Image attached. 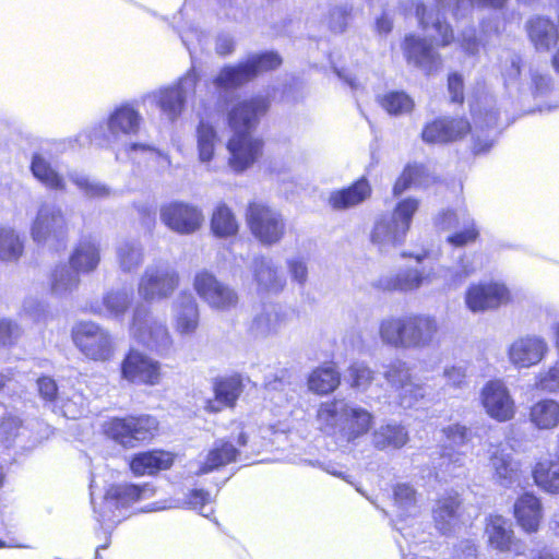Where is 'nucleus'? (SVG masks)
Masks as SVG:
<instances>
[{
    "label": "nucleus",
    "mask_w": 559,
    "mask_h": 559,
    "mask_svg": "<svg viewBox=\"0 0 559 559\" xmlns=\"http://www.w3.org/2000/svg\"><path fill=\"white\" fill-rule=\"evenodd\" d=\"M378 332L389 347L421 350L439 344L440 323L433 314L409 312L382 319Z\"/></svg>",
    "instance_id": "nucleus-1"
},
{
    "label": "nucleus",
    "mask_w": 559,
    "mask_h": 559,
    "mask_svg": "<svg viewBox=\"0 0 559 559\" xmlns=\"http://www.w3.org/2000/svg\"><path fill=\"white\" fill-rule=\"evenodd\" d=\"M316 419L322 432L347 444L366 437L374 426V416L367 408L336 397L319 404Z\"/></svg>",
    "instance_id": "nucleus-2"
},
{
    "label": "nucleus",
    "mask_w": 559,
    "mask_h": 559,
    "mask_svg": "<svg viewBox=\"0 0 559 559\" xmlns=\"http://www.w3.org/2000/svg\"><path fill=\"white\" fill-rule=\"evenodd\" d=\"M102 436L124 450L153 442L160 435V423L151 414H128L107 418L100 427Z\"/></svg>",
    "instance_id": "nucleus-3"
},
{
    "label": "nucleus",
    "mask_w": 559,
    "mask_h": 559,
    "mask_svg": "<svg viewBox=\"0 0 559 559\" xmlns=\"http://www.w3.org/2000/svg\"><path fill=\"white\" fill-rule=\"evenodd\" d=\"M419 200L408 197L400 200L391 213L378 215L369 233V240L380 250L397 248L405 243Z\"/></svg>",
    "instance_id": "nucleus-4"
},
{
    "label": "nucleus",
    "mask_w": 559,
    "mask_h": 559,
    "mask_svg": "<svg viewBox=\"0 0 559 559\" xmlns=\"http://www.w3.org/2000/svg\"><path fill=\"white\" fill-rule=\"evenodd\" d=\"M283 59L278 52L269 50L252 53L245 60L224 66L214 78L213 83L224 91L237 90L258 76L278 69Z\"/></svg>",
    "instance_id": "nucleus-5"
},
{
    "label": "nucleus",
    "mask_w": 559,
    "mask_h": 559,
    "mask_svg": "<svg viewBox=\"0 0 559 559\" xmlns=\"http://www.w3.org/2000/svg\"><path fill=\"white\" fill-rule=\"evenodd\" d=\"M71 340L85 359L110 361L116 353L115 337L109 330L92 320H80L71 329Z\"/></svg>",
    "instance_id": "nucleus-6"
},
{
    "label": "nucleus",
    "mask_w": 559,
    "mask_h": 559,
    "mask_svg": "<svg viewBox=\"0 0 559 559\" xmlns=\"http://www.w3.org/2000/svg\"><path fill=\"white\" fill-rule=\"evenodd\" d=\"M245 221L250 234L261 243H278L286 234V221L274 205L261 199L248 202Z\"/></svg>",
    "instance_id": "nucleus-7"
},
{
    "label": "nucleus",
    "mask_w": 559,
    "mask_h": 559,
    "mask_svg": "<svg viewBox=\"0 0 559 559\" xmlns=\"http://www.w3.org/2000/svg\"><path fill=\"white\" fill-rule=\"evenodd\" d=\"M162 374L160 362L135 347L128 348L119 364L120 379L128 384L155 386Z\"/></svg>",
    "instance_id": "nucleus-8"
},
{
    "label": "nucleus",
    "mask_w": 559,
    "mask_h": 559,
    "mask_svg": "<svg viewBox=\"0 0 559 559\" xmlns=\"http://www.w3.org/2000/svg\"><path fill=\"white\" fill-rule=\"evenodd\" d=\"M479 403L487 416L497 423H508L515 418V401L501 379H491L483 385Z\"/></svg>",
    "instance_id": "nucleus-9"
},
{
    "label": "nucleus",
    "mask_w": 559,
    "mask_h": 559,
    "mask_svg": "<svg viewBox=\"0 0 559 559\" xmlns=\"http://www.w3.org/2000/svg\"><path fill=\"white\" fill-rule=\"evenodd\" d=\"M472 129L471 121L464 116H439L424 124L420 138L429 145H447L463 141Z\"/></svg>",
    "instance_id": "nucleus-10"
},
{
    "label": "nucleus",
    "mask_w": 559,
    "mask_h": 559,
    "mask_svg": "<svg viewBox=\"0 0 559 559\" xmlns=\"http://www.w3.org/2000/svg\"><path fill=\"white\" fill-rule=\"evenodd\" d=\"M160 222L178 235H192L201 229L204 223L202 210L189 202L170 201L159 209Z\"/></svg>",
    "instance_id": "nucleus-11"
},
{
    "label": "nucleus",
    "mask_w": 559,
    "mask_h": 559,
    "mask_svg": "<svg viewBox=\"0 0 559 559\" xmlns=\"http://www.w3.org/2000/svg\"><path fill=\"white\" fill-rule=\"evenodd\" d=\"M193 288L198 296L215 310L228 311L236 308L239 301L236 290L207 270L195 274Z\"/></svg>",
    "instance_id": "nucleus-12"
},
{
    "label": "nucleus",
    "mask_w": 559,
    "mask_h": 559,
    "mask_svg": "<svg viewBox=\"0 0 559 559\" xmlns=\"http://www.w3.org/2000/svg\"><path fill=\"white\" fill-rule=\"evenodd\" d=\"M245 378L239 372L215 377L211 386L213 395L204 401L203 409L207 414L235 409L245 392Z\"/></svg>",
    "instance_id": "nucleus-13"
},
{
    "label": "nucleus",
    "mask_w": 559,
    "mask_h": 559,
    "mask_svg": "<svg viewBox=\"0 0 559 559\" xmlns=\"http://www.w3.org/2000/svg\"><path fill=\"white\" fill-rule=\"evenodd\" d=\"M271 108L267 95L255 94L237 102L227 112V124L231 131L251 132Z\"/></svg>",
    "instance_id": "nucleus-14"
},
{
    "label": "nucleus",
    "mask_w": 559,
    "mask_h": 559,
    "mask_svg": "<svg viewBox=\"0 0 559 559\" xmlns=\"http://www.w3.org/2000/svg\"><path fill=\"white\" fill-rule=\"evenodd\" d=\"M228 165L236 173H242L257 163L264 152V140L251 132L233 131L226 143Z\"/></svg>",
    "instance_id": "nucleus-15"
},
{
    "label": "nucleus",
    "mask_w": 559,
    "mask_h": 559,
    "mask_svg": "<svg viewBox=\"0 0 559 559\" xmlns=\"http://www.w3.org/2000/svg\"><path fill=\"white\" fill-rule=\"evenodd\" d=\"M465 305L472 312H486L511 302L509 288L500 282H478L465 292Z\"/></svg>",
    "instance_id": "nucleus-16"
},
{
    "label": "nucleus",
    "mask_w": 559,
    "mask_h": 559,
    "mask_svg": "<svg viewBox=\"0 0 559 559\" xmlns=\"http://www.w3.org/2000/svg\"><path fill=\"white\" fill-rule=\"evenodd\" d=\"M69 231L68 221L62 210L49 204H41L31 226V236L36 243L53 239L64 241Z\"/></svg>",
    "instance_id": "nucleus-17"
},
{
    "label": "nucleus",
    "mask_w": 559,
    "mask_h": 559,
    "mask_svg": "<svg viewBox=\"0 0 559 559\" xmlns=\"http://www.w3.org/2000/svg\"><path fill=\"white\" fill-rule=\"evenodd\" d=\"M148 310L135 309L131 322L133 338L146 347L158 349L159 346H170L173 337L165 322L153 320L146 322Z\"/></svg>",
    "instance_id": "nucleus-18"
},
{
    "label": "nucleus",
    "mask_w": 559,
    "mask_h": 559,
    "mask_svg": "<svg viewBox=\"0 0 559 559\" xmlns=\"http://www.w3.org/2000/svg\"><path fill=\"white\" fill-rule=\"evenodd\" d=\"M512 515L522 532L527 535L536 534L544 522L542 499L531 491L520 493L514 500Z\"/></svg>",
    "instance_id": "nucleus-19"
},
{
    "label": "nucleus",
    "mask_w": 559,
    "mask_h": 559,
    "mask_svg": "<svg viewBox=\"0 0 559 559\" xmlns=\"http://www.w3.org/2000/svg\"><path fill=\"white\" fill-rule=\"evenodd\" d=\"M179 286V275L176 271L153 269L145 271L139 284V293L146 301L164 299L174 294Z\"/></svg>",
    "instance_id": "nucleus-20"
},
{
    "label": "nucleus",
    "mask_w": 559,
    "mask_h": 559,
    "mask_svg": "<svg viewBox=\"0 0 559 559\" xmlns=\"http://www.w3.org/2000/svg\"><path fill=\"white\" fill-rule=\"evenodd\" d=\"M177 455L164 449H151L132 454L128 467L135 477L156 476L175 464Z\"/></svg>",
    "instance_id": "nucleus-21"
},
{
    "label": "nucleus",
    "mask_w": 559,
    "mask_h": 559,
    "mask_svg": "<svg viewBox=\"0 0 559 559\" xmlns=\"http://www.w3.org/2000/svg\"><path fill=\"white\" fill-rule=\"evenodd\" d=\"M402 51L407 63L419 68L426 75L432 74L440 68V56L425 38L414 34L406 35L402 43Z\"/></svg>",
    "instance_id": "nucleus-22"
},
{
    "label": "nucleus",
    "mask_w": 559,
    "mask_h": 559,
    "mask_svg": "<svg viewBox=\"0 0 559 559\" xmlns=\"http://www.w3.org/2000/svg\"><path fill=\"white\" fill-rule=\"evenodd\" d=\"M463 509V499L454 490L445 492L436 500L432 510L435 527L441 535H451L460 523Z\"/></svg>",
    "instance_id": "nucleus-23"
},
{
    "label": "nucleus",
    "mask_w": 559,
    "mask_h": 559,
    "mask_svg": "<svg viewBox=\"0 0 559 559\" xmlns=\"http://www.w3.org/2000/svg\"><path fill=\"white\" fill-rule=\"evenodd\" d=\"M100 261V243L92 235L80 237L68 259L70 269L76 275L93 273Z\"/></svg>",
    "instance_id": "nucleus-24"
},
{
    "label": "nucleus",
    "mask_w": 559,
    "mask_h": 559,
    "mask_svg": "<svg viewBox=\"0 0 559 559\" xmlns=\"http://www.w3.org/2000/svg\"><path fill=\"white\" fill-rule=\"evenodd\" d=\"M525 31L536 51L547 52L559 43V24L549 16H531L525 23Z\"/></svg>",
    "instance_id": "nucleus-25"
},
{
    "label": "nucleus",
    "mask_w": 559,
    "mask_h": 559,
    "mask_svg": "<svg viewBox=\"0 0 559 559\" xmlns=\"http://www.w3.org/2000/svg\"><path fill=\"white\" fill-rule=\"evenodd\" d=\"M546 342L536 336L515 340L508 352L510 361L518 368H528L543 360L547 353Z\"/></svg>",
    "instance_id": "nucleus-26"
},
{
    "label": "nucleus",
    "mask_w": 559,
    "mask_h": 559,
    "mask_svg": "<svg viewBox=\"0 0 559 559\" xmlns=\"http://www.w3.org/2000/svg\"><path fill=\"white\" fill-rule=\"evenodd\" d=\"M385 380L392 388L400 391L401 402L407 399L417 401L424 397L423 386L412 381L411 369L406 362L394 360L386 366L384 371ZM412 402L408 401V404Z\"/></svg>",
    "instance_id": "nucleus-27"
},
{
    "label": "nucleus",
    "mask_w": 559,
    "mask_h": 559,
    "mask_svg": "<svg viewBox=\"0 0 559 559\" xmlns=\"http://www.w3.org/2000/svg\"><path fill=\"white\" fill-rule=\"evenodd\" d=\"M372 194V187L369 180L361 176L350 185L334 190L330 193L328 203L335 211H343L350 207H355Z\"/></svg>",
    "instance_id": "nucleus-28"
},
{
    "label": "nucleus",
    "mask_w": 559,
    "mask_h": 559,
    "mask_svg": "<svg viewBox=\"0 0 559 559\" xmlns=\"http://www.w3.org/2000/svg\"><path fill=\"white\" fill-rule=\"evenodd\" d=\"M488 545L501 552L511 551L518 544L514 531L501 514H489L484 526Z\"/></svg>",
    "instance_id": "nucleus-29"
},
{
    "label": "nucleus",
    "mask_w": 559,
    "mask_h": 559,
    "mask_svg": "<svg viewBox=\"0 0 559 559\" xmlns=\"http://www.w3.org/2000/svg\"><path fill=\"white\" fill-rule=\"evenodd\" d=\"M148 484L115 483L104 492V501L116 509H127L144 498Z\"/></svg>",
    "instance_id": "nucleus-30"
},
{
    "label": "nucleus",
    "mask_w": 559,
    "mask_h": 559,
    "mask_svg": "<svg viewBox=\"0 0 559 559\" xmlns=\"http://www.w3.org/2000/svg\"><path fill=\"white\" fill-rule=\"evenodd\" d=\"M252 274L257 290L261 295L278 294L286 285L285 277L264 257L254 260Z\"/></svg>",
    "instance_id": "nucleus-31"
},
{
    "label": "nucleus",
    "mask_w": 559,
    "mask_h": 559,
    "mask_svg": "<svg viewBox=\"0 0 559 559\" xmlns=\"http://www.w3.org/2000/svg\"><path fill=\"white\" fill-rule=\"evenodd\" d=\"M200 325V311L195 299L190 294H181L174 320L175 331L181 335L194 334Z\"/></svg>",
    "instance_id": "nucleus-32"
},
{
    "label": "nucleus",
    "mask_w": 559,
    "mask_h": 559,
    "mask_svg": "<svg viewBox=\"0 0 559 559\" xmlns=\"http://www.w3.org/2000/svg\"><path fill=\"white\" fill-rule=\"evenodd\" d=\"M499 116L491 109L484 111V123L476 122L475 132H471V153L474 156L488 154L496 144V136L490 134V130L498 124Z\"/></svg>",
    "instance_id": "nucleus-33"
},
{
    "label": "nucleus",
    "mask_w": 559,
    "mask_h": 559,
    "mask_svg": "<svg viewBox=\"0 0 559 559\" xmlns=\"http://www.w3.org/2000/svg\"><path fill=\"white\" fill-rule=\"evenodd\" d=\"M308 389L317 395L333 393L341 384V373L335 364H323L311 370L307 379Z\"/></svg>",
    "instance_id": "nucleus-34"
},
{
    "label": "nucleus",
    "mask_w": 559,
    "mask_h": 559,
    "mask_svg": "<svg viewBox=\"0 0 559 559\" xmlns=\"http://www.w3.org/2000/svg\"><path fill=\"white\" fill-rule=\"evenodd\" d=\"M424 274L416 269H406L394 275L381 277L377 281L376 287L383 293L412 292L421 286Z\"/></svg>",
    "instance_id": "nucleus-35"
},
{
    "label": "nucleus",
    "mask_w": 559,
    "mask_h": 559,
    "mask_svg": "<svg viewBox=\"0 0 559 559\" xmlns=\"http://www.w3.org/2000/svg\"><path fill=\"white\" fill-rule=\"evenodd\" d=\"M528 420L537 430H552L559 426V402L542 399L528 408Z\"/></svg>",
    "instance_id": "nucleus-36"
},
{
    "label": "nucleus",
    "mask_w": 559,
    "mask_h": 559,
    "mask_svg": "<svg viewBox=\"0 0 559 559\" xmlns=\"http://www.w3.org/2000/svg\"><path fill=\"white\" fill-rule=\"evenodd\" d=\"M239 227V222L233 209L224 202L217 203L210 217L211 233L217 238L226 239L235 237Z\"/></svg>",
    "instance_id": "nucleus-37"
},
{
    "label": "nucleus",
    "mask_w": 559,
    "mask_h": 559,
    "mask_svg": "<svg viewBox=\"0 0 559 559\" xmlns=\"http://www.w3.org/2000/svg\"><path fill=\"white\" fill-rule=\"evenodd\" d=\"M141 116L129 104H122L109 115L107 124L111 134H134L140 129Z\"/></svg>",
    "instance_id": "nucleus-38"
},
{
    "label": "nucleus",
    "mask_w": 559,
    "mask_h": 559,
    "mask_svg": "<svg viewBox=\"0 0 559 559\" xmlns=\"http://www.w3.org/2000/svg\"><path fill=\"white\" fill-rule=\"evenodd\" d=\"M415 15L423 31H427L432 26L438 33L440 36L439 46L445 47L454 41V33L451 25L445 21H441L439 14L435 13L432 9H428L424 2L416 3Z\"/></svg>",
    "instance_id": "nucleus-39"
},
{
    "label": "nucleus",
    "mask_w": 559,
    "mask_h": 559,
    "mask_svg": "<svg viewBox=\"0 0 559 559\" xmlns=\"http://www.w3.org/2000/svg\"><path fill=\"white\" fill-rule=\"evenodd\" d=\"M534 483L543 491L559 493V463L552 459L536 462L532 469Z\"/></svg>",
    "instance_id": "nucleus-40"
},
{
    "label": "nucleus",
    "mask_w": 559,
    "mask_h": 559,
    "mask_svg": "<svg viewBox=\"0 0 559 559\" xmlns=\"http://www.w3.org/2000/svg\"><path fill=\"white\" fill-rule=\"evenodd\" d=\"M495 478L503 486H509L518 479L520 463L510 453L497 449L490 456Z\"/></svg>",
    "instance_id": "nucleus-41"
},
{
    "label": "nucleus",
    "mask_w": 559,
    "mask_h": 559,
    "mask_svg": "<svg viewBox=\"0 0 559 559\" xmlns=\"http://www.w3.org/2000/svg\"><path fill=\"white\" fill-rule=\"evenodd\" d=\"M238 455L239 451L231 442L218 440L207 452L201 469L204 473L212 472L236 462Z\"/></svg>",
    "instance_id": "nucleus-42"
},
{
    "label": "nucleus",
    "mask_w": 559,
    "mask_h": 559,
    "mask_svg": "<svg viewBox=\"0 0 559 559\" xmlns=\"http://www.w3.org/2000/svg\"><path fill=\"white\" fill-rule=\"evenodd\" d=\"M408 433L405 428L396 424L381 426L373 433V445L378 450L401 449L408 442Z\"/></svg>",
    "instance_id": "nucleus-43"
},
{
    "label": "nucleus",
    "mask_w": 559,
    "mask_h": 559,
    "mask_svg": "<svg viewBox=\"0 0 559 559\" xmlns=\"http://www.w3.org/2000/svg\"><path fill=\"white\" fill-rule=\"evenodd\" d=\"M378 104L390 116H402L414 110V99L404 91H390L378 97Z\"/></svg>",
    "instance_id": "nucleus-44"
},
{
    "label": "nucleus",
    "mask_w": 559,
    "mask_h": 559,
    "mask_svg": "<svg viewBox=\"0 0 559 559\" xmlns=\"http://www.w3.org/2000/svg\"><path fill=\"white\" fill-rule=\"evenodd\" d=\"M197 147L199 158L210 162L214 157L215 146L219 141L217 132L212 123L201 120L197 126Z\"/></svg>",
    "instance_id": "nucleus-45"
},
{
    "label": "nucleus",
    "mask_w": 559,
    "mask_h": 559,
    "mask_svg": "<svg viewBox=\"0 0 559 559\" xmlns=\"http://www.w3.org/2000/svg\"><path fill=\"white\" fill-rule=\"evenodd\" d=\"M31 170L34 177L47 188L52 190H63L66 188L62 177L51 167L49 162L38 154L33 156Z\"/></svg>",
    "instance_id": "nucleus-46"
},
{
    "label": "nucleus",
    "mask_w": 559,
    "mask_h": 559,
    "mask_svg": "<svg viewBox=\"0 0 559 559\" xmlns=\"http://www.w3.org/2000/svg\"><path fill=\"white\" fill-rule=\"evenodd\" d=\"M23 252L24 242L20 235L13 228L0 226V260L16 261Z\"/></svg>",
    "instance_id": "nucleus-47"
},
{
    "label": "nucleus",
    "mask_w": 559,
    "mask_h": 559,
    "mask_svg": "<svg viewBox=\"0 0 559 559\" xmlns=\"http://www.w3.org/2000/svg\"><path fill=\"white\" fill-rule=\"evenodd\" d=\"M185 94L180 87H167L159 92L157 105L170 119H176L183 110Z\"/></svg>",
    "instance_id": "nucleus-48"
},
{
    "label": "nucleus",
    "mask_w": 559,
    "mask_h": 559,
    "mask_svg": "<svg viewBox=\"0 0 559 559\" xmlns=\"http://www.w3.org/2000/svg\"><path fill=\"white\" fill-rule=\"evenodd\" d=\"M427 175L426 167L423 164H407L400 176L396 178L393 187L392 193L394 197L401 195L407 189H409L413 185L420 181Z\"/></svg>",
    "instance_id": "nucleus-49"
},
{
    "label": "nucleus",
    "mask_w": 559,
    "mask_h": 559,
    "mask_svg": "<svg viewBox=\"0 0 559 559\" xmlns=\"http://www.w3.org/2000/svg\"><path fill=\"white\" fill-rule=\"evenodd\" d=\"M441 432L445 441L444 449L455 450L468 444L472 440L471 429L459 423L443 427Z\"/></svg>",
    "instance_id": "nucleus-50"
},
{
    "label": "nucleus",
    "mask_w": 559,
    "mask_h": 559,
    "mask_svg": "<svg viewBox=\"0 0 559 559\" xmlns=\"http://www.w3.org/2000/svg\"><path fill=\"white\" fill-rule=\"evenodd\" d=\"M480 237L478 225L473 218L466 219L462 229L455 230L447 237V242L454 248H462L475 243Z\"/></svg>",
    "instance_id": "nucleus-51"
},
{
    "label": "nucleus",
    "mask_w": 559,
    "mask_h": 559,
    "mask_svg": "<svg viewBox=\"0 0 559 559\" xmlns=\"http://www.w3.org/2000/svg\"><path fill=\"white\" fill-rule=\"evenodd\" d=\"M374 380V371L366 364L354 362L348 367V382L350 388L367 390Z\"/></svg>",
    "instance_id": "nucleus-52"
},
{
    "label": "nucleus",
    "mask_w": 559,
    "mask_h": 559,
    "mask_svg": "<svg viewBox=\"0 0 559 559\" xmlns=\"http://www.w3.org/2000/svg\"><path fill=\"white\" fill-rule=\"evenodd\" d=\"M119 265L124 272L136 270L143 261V253L140 247L133 243H123L118 249Z\"/></svg>",
    "instance_id": "nucleus-53"
},
{
    "label": "nucleus",
    "mask_w": 559,
    "mask_h": 559,
    "mask_svg": "<svg viewBox=\"0 0 559 559\" xmlns=\"http://www.w3.org/2000/svg\"><path fill=\"white\" fill-rule=\"evenodd\" d=\"M22 335L21 326L10 320L0 319V347L9 348L14 346Z\"/></svg>",
    "instance_id": "nucleus-54"
},
{
    "label": "nucleus",
    "mask_w": 559,
    "mask_h": 559,
    "mask_svg": "<svg viewBox=\"0 0 559 559\" xmlns=\"http://www.w3.org/2000/svg\"><path fill=\"white\" fill-rule=\"evenodd\" d=\"M536 386L543 391L559 392V361L549 367L546 371L539 372L536 377Z\"/></svg>",
    "instance_id": "nucleus-55"
},
{
    "label": "nucleus",
    "mask_w": 559,
    "mask_h": 559,
    "mask_svg": "<svg viewBox=\"0 0 559 559\" xmlns=\"http://www.w3.org/2000/svg\"><path fill=\"white\" fill-rule=\"evenodd\" d=\"M447 88L450 95V103L463 106L465 102V86L464 79L459 72H451L448 74Z\"/></svg>",
    "instance_id": "nucleus-56"
},
{
    "label": "nucleus",
    "mask_w": 559,
    "mask_h": 559,
    "mask_svg": "<svg viewBox=\"0 0 559 559\" xmlns=\"http://www.w3.org/2000/svg\"><path fill=\"white\" fill-rule=\"evenodd\" d=\"M103 305L112 316L120 317L129 309L130 301L126 294L111 292L104 296Z\"/></svg>",
    "instance_id": "nucleus-57"
},
{
    "label": "nucleus",
    "mask_w": 559,
    "mask_h": 559,
    "mask_svg": "<svg viewBox=\"0 0 559 559\" xmlns=\"http://www.w3.org/2000/svg\"><path fill=\"white\" fill-rule=\"evenodd\" d=\"M392 499L399 508H408L416 502V490L409 484H396L393 486Z\"/></svg>",
    "instance_id": "nucleus-58"
},
{
    "label": "nucleus",
    "mask_w": 559,
    "mask_h": 559,
    "mask_svg": "<svg viewBox=\"0 0 559 559\" xmlns=\"http://www.w3.org/2000/svg\"><path fill=\"white\" fill-rule=\"evenodd\" d=\"M284 319L283 313L263 311L253 319V325L259 331L270 332L275 330Z\"/></svg>",
    "instance_id": "nucleus-59"
},
{
    "label": "nucleus",
    "mask_w": 559,
    "mask_h": 559,
    "mask_svg": "<svg viewBox=\"0 0 559 559\" xmlns=\"http://www.w3.org/2000/svg\"><path fill=\"white\" fill-rule=\"evenodd\" d=\"M37 390L43 400L53 403L58 399V385L49 376H40L37 381Z\"/></svg>",
    "instance_id": "nucleus-60"
},
{
    "label": "nucleus",
    "mask_w": 559,
    "mask_h": 559,
    "mask_svg": "<svg viewBox=\"0 0 559 559\" xmlns=\"http://www.w3.org/2000/svg\"><path fill=\"white\" fill-rule=\"evenodd\" d=\"M443 376L451 388H461L466 382V371L461 366H451L444 369Z\"/></svg>",
    "instance_id": "nucleus-61"
},
{
    "label": "nucleus",
    "mask_w": 559,
    "mask_h": 559,
    "mask_svg": "<svg viewBox=\"0 0 559 559\" xmlns=\"http://www.w3.org/2000/svg\"><path fill=\"white\" fill-rule=\"evenodd\" d=\"M211 501L210 492L205 489H192L187 496V503L194 510L202 512Z\"/></svg>",
    "instance_id": "nucleus-62"
},
{
    "label": "nucleus",
    "mask_w": 559,
    "mask_h": 559,
    "mask_svg": "<svg viewBox=\"0 0 559 559\" xmlns=\"http://www.w3.org/2000/svg\"><path fill=\"white\" fill-rule=\"evenodd\" d=\"M288 269L294 280H296L300 284L306 282L308 270L305 262H302L301 260H289Z\"/></svg>",
    "instance_id": "nucleus-63"
},
{
    "label": "nucleus",
    "mask_w": 559,
    "mask_h": 559,
    "mask_svg": "<svg viewBox=\"0 0 559 559\" xmlns=\"http://www.w3.org/2000/svg\"><path fill=\"white\" fill-rule=\"evenodd\" d=\"M439 223L443 228L450 229L459 223V214L454 209H445L439 213Z\"/></svg>",
    "instance_id": "nucleus-64"
}]
</instances>
